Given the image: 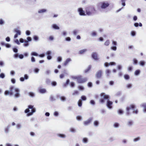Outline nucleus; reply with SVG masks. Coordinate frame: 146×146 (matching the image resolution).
<instances>
[{
  "label": "nucleus",
  "mask_w": 146,
  "mask_h": 146,
  "mask_svg": "<svg viewBox=\"0 0 146 146\" xmlns=\"http://www.w3.org/2000/svg\"><path fill=\"white\" fill-rule=\"evenodd\" d=\"M90 104L92 105H94L95 104V101L93 100H91L90 101Z\"/></svg>",
  "instance_id": "nucleus-44"
},
{
  "label": "nucleus",
  "mask_w": 146,
  "mask_h": 146,
  "mask_svg": "<svg viewBox=\"0 0 146 146\" xmlns=\"http://www.w3.org/2000/svg\"><path fill=\"white\" fill-rule=\"evenodd\" d=\"M106 73L107 75V76L108 77L109 76L110 74L111 73V71L110 70L108 69L106 70Z\"/></svg>",
  "instance_id": "nucleus-27"
},
{
  "label": "nucleus",
  "mask_w": 146,
  "mask_h": 146,
  "mask_svg": "<svg viewBox=\"0 0 146 146\" xmlns=\"http://www.w3.org/2000/svg\"><path fill=\"white\" fill-rule=\"evenodd\" d=\"M110 44V41L109 40H108L104 43V45L106 46H108Z\"/></svg>",
  "instance_id": "nucleus-40"
},
{
  "label": "nucleus",
  "mask_w": 146,
  "mask_h": 146,
  "mask_svg": "<svg viewBox=\"0 0 146 146\" xmlns=\"http://www.w3.org/2000/svg\"><path fill=\"white\" fill-rule=\"evenodd\" d=\"M133 122L132 120H130L127 123V125L129 126H130L133 125Z\"/></svg>",
  "instance_id": "nucleus-22"
},
{
  "label": "nucleus",
  "mask_w": 146,
  "mask_h": 146,
  "mask_svg": "<svg viewBox=\"0 0 146 146\" xmlns=\"http://www.w3.org/2000/svg\"><path fill=\"white\" fill-rule=\"evenodd\" d=\"M92 57L95 60H97L98 59L97 57V54L96 52L92 53Z\"/></svg>",
  "instance_id": "nucleus-13"
},
{
  "label": "nucleus",
  "mask_w": 146,
  "mask_h": 146,
  "mask_svg": "<svg viewBox=\"0 0 146 146\" xmlns=\"http://www.w3.org/2000/svg\"><path fill=\"white\" fill-rule=\"evenodd\" d=\"M13 51L15 53H17L18 52V50L17 48L14 47L13 48Z\"/></svg>",
  "instance_id": "nucleus-49"
},
{
  "label": "nucleus",
  "mask_w": 146,
  "mask_h": 146,
  "mask_svg": "<svg viewBox=\"0 0 146 146\" xmlns=\"http://www.w3.org/2000/svg\"><path fill=\"white\" fill-rule=\"evenodd\" d=\"M51 85L52 86H55L57 85V83L55 81H53L51 83Z\"/></svg>",
  "instance_id": "nucleus-50"
},
{
  "label": "nucleus",
  "mask_w": 146,
  "mask_h": 146,
  "mask_svg": "<svg viewBox=\"0 0 146 146\" xmlns=\"http://www.w3.org/2000/svg\"><path fill=\"white\" fill-rule=\"evenodd\" d=\"M88 139L87 138H84L82 139L83 142L85 143H87L88 142Z\"/></svg>",
  "instance_id": "nucleus-30"
},
{
  "label": "nucleus",
  "mask_w": 146,
  "mask_h": 146,
  "mask_svg": "<svg viewBox=\"0 0 146 146\" xmlns=\"http://www.w3.org/2000/svg\"><path fill=\"white\" fill-rule=\"evenodd\" d=\"M121 94V91H118L117 92L115 96H120Z\"/></svg>",
  "instance_id": "nucleus-62"
},
{
  "label": "nucleus",
  "mask_w": 146,
  "mask_h": 146,
  "mask_svg": "<svg viewBox=\"0 0 146 146\" xmlns=\"http://www.w3.org/2000/svg\"><path fill=\"white\" fill-rule=\"evenodd\" d=\"M79 31V30L78 29H75L73 31L74 35H77V34L78 33Z\"/></svg>",
  "instance_id": "nucleus-25"
},
{
  "label": "nucleus",
  "mask_w": 146,
  "mask_h": 146,
  "mask_svg": "<svg viewBox=\"0 0 146 146\" xmlns=\"http://www.w3.org/2000/svg\"><path fill=\"white\" fill-rule=\"evenodd\" d=\"M39 92L41 94H44L46 92V90L44 88H40L39 90Z\"/></svg>",
  "instance_id": "nucleus-19"
},
{
  "label": "nucleus",
  "mask_w": 146,
  "mask_h": 146,
  "mask_svg": "<svg viewBox=\"0 0 146 146\" xmlns=\"http://www.w3.org/2000/svg\"><path fill=\"white\" fill-rule=\"evenodd\" d=\"M24 42L23 45L24 47H27L29 45V44L28 42L25 41Z\"/></svg>",
  "instance_id": "nucleus-31"
},
{
  "label": "nucleus",
  "mask_w": 146,
  "mask_h": 146,
  "mask_svg": "<svg viewBox=\"0 0 146 146\" xmlns=\"http://www.w3.org/2000/svg\"><path fill=\"white\" fill-rule=\"evenodd\" d=\"M145 62L144 61H141L139 62L140 65L141 66H143L145 64Z\"/></svg>",
  "instance_id": "nucleus-28"
},
{
  "label": "nucleus",
  "mask_w": 146,
  "mask_h": 146,
  "mask_svg": "<svg viewBox=\"0 0 146 146\" xmlns=\"http://www.w3.org/2000/svg\"><path fill=\"white\" fill-rule=\"evenodd\" d=\"M122 2L121 4L123 6H125V0H121Z\"/></svg>",
  "instance_id": "nucleus-54"
},
{
  "label": "nucleus",
  "mask_w": 146,
  "mask_h": 146,
  "mask_svg": "<svg viewBox=\"0 0 146 146\" xmlns=\"http://www.w3.org/2000/svg\"><path fill=\"white\" fill-rule=\"evenodd\" d=\"M5 23V22L2 19H0V25H3Z\"/></svg>",
  "instance_id": "nucleus-37"
},
{
  "label": "nucleus",
  "mask_w": 146,
  "mask_h": 146,
  "mask_svg": "<svg viewBox=\"0 0 146 146\" xmlns=\"http://www.w3.org/2000/svg\"><path fill=\"white\" fill-rule=\"evenodd\" d=\"M5 77V75L4 73H2L0 74V78H4Z\"/></svg>",
  "instance_id": "nucleus-46"
},
{
  "label": "nucleus",
  "mask_w": 146,
  "mask_h": 146,
  "mask_svg": "<svg viewBox=\"0 0 146 146\" xmlns=\"http://www.w3.org/2000/svg\"><path fill=\"white\" fill-rule=\"evenodd\" d=\"M87 51V49H84L81 50L79 51V54H83L84 52H85Z\"/></svg>",
  "instance_id": "nucleus-24"
},
{
  "label": "nucleus",
  "mask_w": 146,
  "mask_h": 146,
  "mask_svg": "<svg viewBox=\"0 0 146 146\" xmlns=\"http://www.w3.org/2000/svg\"><path fill=\"white\" fill-rule=\"evenodd\" d=\"M62 58L61 57L59 56L57 58V60L58 62H60L62 60Z\"/></svg>",
  "instance_id": "nucleus-58"
},
{
  "label": "nucleus",
  "mask_w": 146,
  "mask_h": 146,
  "mask_svg": "<svg viewBox=\"0 0 146 146\" xmlns=\"http://www.w3.org/2000/svg\"><path fill=\"white\" fill-rule=\"evenodd\" d=\"M111 49L115 51L117 49L116 46H113L111 47Z\"/></svg>",
  "instance_id": "nucleus-47"
},
{
  "label": "nucleus",
  "mask_w": 146,
  "mask_h": 146,
  "mask_svg": "<svg viewBox=\"0 0 146 146\" xmlns=\"http://www.w3.org/2000/svg\"><path fill=\"white\" fill-rule=\"evenodd\" d=\"M135 106L134 104H131L129 106L127 107L126 108V113L125 114L127 116L130 115L131 113L130 111L131 109H132L133 110V113H135L137 114L138 113V110H135Z\"/></svg>",
  "instance_id": "nucleus-3"
},
{
  "label": "nucleus",
  "mask_w": 146,
  "mask_h": 146,
  "mask_svg": "<svg viewBox=\"0 0 146 146\" xmlns=\"http://www.w3.org/2000/svg\"><path fill=\"white\" fill-rule=\"evenodd\" d=\"M140 106L143 108V112L144 113H146V103H143L141 104Z\"/></svg>",
  "instance_id": "nucleus-14"
},
{
  "label": "nucleus",
  "mask_w": 146,
  "mask_h": 146,
  "mask_svg": "<svg viewBox=\"0 0 146 146\" xmlns=\"http://www.w3.org/2000/svg\"><path fill=\"white\" fill-rule=\"evenodd\" d=\"M132 85L131 84H128L126 85V87L127 88H132Z\"/></svg>",
  "instance_id": "nucleus-45"
},
{
  "label": "nucleus",
  "mask_w": 146,
  "mask_h": 146,
  "mask_svg": "<svg viewBox=\"0 0 146 146\" xmlns=\"http://www.w3.org/2000/svg\"><path fill=\"white\" fill-rule=\"evenodd\" d=\"M81 99H80V100H81L82 101H85L86 100L87 98L85 96H81Z\"/></svg>",
  "instance_id": "nucleus-38"
},
{
  "label": "nucleus",
  "mask_w": 146,
  "mask_h": 146,
  "mask_svg": "<svg viewBox=\"0 0 146 146\" xmlns=\"http://www.w3.org/2000/svg\"><path fill=\"white\" fill-rule=\"evenodd\" d=\"M9 126H8L7 127L5 128V133H8L9 132Z\"/></svg>",
  "instance_id": "nucleus-42"
},
{
  "label": "nucleus",
  "mask_w": 146,
  "mask_h": 146,
  "mask_svg": "<svg viewBox=\"0 0 146 146\" xmlns=\"http://www.w3.org/2000/svg\"><path fill=\"white\" fill-rule=\"evenodd\" d=\"M52 27V28L54 29L58 30L60 29L59 27L56 24H53Z\"/></svg>",
  "instance_id": "nucleus-15"
},
{
  "label": "nucleus",
  "mask_w": 146,
  "mask_h": 146,
  "mask_svg": "<svg viewBox=\"0 0 146 146\" xmlns=\"http://www.w3.org/2000/svg\"><path fill=\"white\" fill-rule=\"evenodd\" d=\"M82 105V101L81 100H79L78 102V105L79 107H81Z\"/></svg>",
  "instance_id": "nucleus-39"
},
{
  "label": "nucleus",
  "mask_w": 146,
  "mask_h": 146,
  "mask_svg": "<svg viewBox=\"0 0 146 146\" xmlns=\"http://www.w3.org/2000/svg\"><path fill=\"white\" fill-rule=\"evenodd\" d=\"M47 11V10L45 9H43L38 10V13L39 14H43Z\"/></svg>",
  "instance_id": "nucleus-12"
},
{
  "label": "nucleus",
  "mask_w": 146,
  "mask_h": 146,
  "mask_svg": "<svg viewBox=\"0 0 146 146\" xmlns=\"http://www.w3.org/2000/svg\"><path fill=\"white\" fill-rule=\"evenodd\" d=\"M14 42L17 44L18 45H19L20 44L19 42V41L17 39H16V40H15Z\"/></svg>",
  "instance_id": "nucleus-59"
},
{
  "label": "nucleus",
  "mask_w": 146,
  "mask_h": 146,
  "mask_svg": "<svg viewBox=\"0 0 146 146\" xmlns=\"http://www.w3.org/2000/svg\"><path fill=\"white\" fill-rule=\"evenodd\" d=\"M86 12L87 15L90 16L95 14L96 12V10L94 6H91L86 8Z\"/></svg>",
  "instance_id": "nucleus-4"
},
{
  "label": "nucleus",
  "mask_w": 146,
  "mask_h": 146,
  "mask_svg": "<svg viewBox=\"0 0 146 146\" xmlns=\"http://www.w3.org/2000/svg\"><path fill=\"white\" fill-rule=\"evenodd\" d=\"M78 88L80 90H83L84 89V87L80 86H78Z\"/></svg>",
  "instance_id": "nucleus-64"
},
{
  "label": "nucleus",
  "mask_w": 146,
  "mask_h": 146,
  "mask_svg": "<svg viewBox=\"0 0 146 146\" xmlns=\"http://www.w3.org/2000/svg\"><path fill=\"white\" fill-rule=\"evenodd\" d=\"M70 86L71 87H74L75 86V84L74 82H71L70 83Z\"/></svg>",
  "instance_id": "nucleus-57"
},
{
  "label": "nucleus",
  "mask_w": 146,
  "mask_h": 146,
  "mask_svg": "<svg viewBox=\"0 0 146 146\" xmlns=\"http://www.w3.org/2000/svg\"><path fill=\"white\" fill-rule=\"evenodd\" d=\"M119 124L118 123H115L113 124V126L115 128H117L119 127Z\"/></svg>",
  "instance_id": "nucleus-36"
},
{
  "label": "nucleus",
  "mask_w": 146,
  "mask_h": 146,
  "mask_svg": "<svg viewBox=\"0 0 146 146\" xmlns=\"http://www.w3.org/2000/svg\"><path fill=\"white\" fill-rule=\"evenodd\" d=\"M29 109H31V112L27 113V116H29L31 115L33 113L36 111V109L33 107V106L31 105H29L28 106Z\"/></svg>",
  "instance_id": "nucleus-6"
},
{
  "label": "nucleus",
  "mask_w": 146,
  "mask_h": 146,
  "mask_svg": "<svg viewBox=\"0 0 146 146\" xmlns=\"http://www.w3.org/2000/svg\"><path fill=\"white\" fill-rule=\"evenodd\" d=\"M78 12L80 16L86 15L85 11H84L82 8H79L78 9Z\"/></svg>",
  "instance_id": "nucleus-8"
},
{
  "label": "nucleus",
  "mask_w": 146,
  "mask_h": 146,
  "mask_svg": "<svg viewBox=\"0 0 146 146\" xmlns=\"http://www.w3.org/2000/svg\"><path fill=\"white\" fill-rule=\"evenodd\" d=\"M124 78L126 80H128L130 78L128 74H125L124 75Z\"/></svg>",
  "instance_id": "nucleus-35"
},
{
  "label": "nucleus",
  "mask_w": 146,
  "mask_h": 146,
  "mask_svg": "<svg viewBox=\"0 0 146 146\" xmlns=\"http://www.w3.org/2000/svg\"><path fill=\"white\" fill-rule=\"evenodd\" d=\"M57 98H60L62 102H64L66 100V98L64 96H61L60 95L57 94L56 95Z\"/></svg>",
  "instance_id": "nucleus-11"
},
{
  "label": "nucleus",
  "mask_w": 146,
  "mask_h": 146,
  "mask_svg": "<svg viewBox=\"0 0 146 146\" xmlns=\"http://www.w3.org/2000/svg\"><path fill=\"white\" fill-rule=\"evenodd\" d=\"M15 31L16 33V34H17L18 35H20L21 34V31L17 29H15Z\"/></svg>",
  "instance_id": "nucleus-29"
},
{
  "label": "nucleus",
  "mask_w": 146,
  "mask_h": 146,
  "mask_svg": "<svg viewBox=\"0 0 146 146\" xmlns=\"http://www.w3.org/2000/svg\"><path fill=\"white\" fill-rule=\"evenodd\" d=\"M133 68V67L132 66H129L127 70L128 71H132Z\"/></svg>",
  "instance_id": "nucleus-60"
},
{
  "label": "nucleus",
  "mask_w": 146,
  "mask_h": 146,
  "mask_svg": "<svg viewBox=\"0 0 146 146\" xmlns=\"http://www.w3.org/2000/svg\"><path fill=\"white\" fill-rule=\"evenodd\" d=\"M91 68V66L90 65L88 66L87 68L85 70V73L87 72L90 70Z\"/></svg>",
  "instance_id": "nucleus-43"
},
{
  "label": "nucleus",
  "mask_w": 146,
  "mask_h": 146,
  "mask_svg": "<svg viewBox=\"0 0 146 146\" xmlns=\"http://www.w3.org/2000/svg\"><path fill=\"white\" fill-rule=\"evenodd\" d=\"M50 100L52 101H53L55 100V99L54 98L53 96L52 95L50 96Z\"/></svg>",
  "instance_id": "nucleus-55"
},
{
  "label": "nucleus",
  "mask_w": 146,
  "mask_h": 146,
  "mask_svg": "<svg viewBox=\"0 0 146 146\" xmlns=\"http://www.w3.org/2000/svg\"><path fill=\"white\" fill-rule=\"evenodd\" d=\"M118 113L120 115H122L123 113V111L121 109H119L118 111Z\"/></svg>",
  "instance_id": "nucleus-41"
},
{
  "label": "nucleus",
  "mask_w": 146,
  "mask_h": 146,
  "mask_svg": "<svg viewBox=\"0 0 146 146\" xmlns=\"http://www.w3.org/2000/svg\"><path fill=\"white\" fill-rule=\"evenodd\" d=\"M79 93V92L77 90H75L74 91V93L72 94V95H78Z\"/></svg>",
  "instance_id": "nucleus-53"
},
{
  "label": "nucleus",
  "mask_w": 146,
  "mask_h": 146,
  "mask_svg": "<svg viewBox=\"0 0 146 146\" xmlns=\"http://www.w3.org/2000/svg\"><path fill=\"white\" fill-rule=\"evenodd\" d=\"M26 34L27 35L29 36L31 34V32L29 30H27L26 31Z\"/></svg>",
  "instance_id": "nucleus-63"
},
{
  "label": "nucleus",
  "mask_w": 146,
  "mask_h": 146,
  "mask_svg": "<svg viewBox=\"0 0 146 146\" xmlns=\"http://www.w3.org/2000/svg\"><path fill=\"white\" fill-rule=\"evenodd\" d=\"M90 35L93 37L96 36L97 35V33L96 31H93L90 33Z\"/></svg>",
  "instance_id": "nucleus-18"
},
{
  "label": "nucleus",
  "mask_w": 146,
  "mask_h": 146,
  "mask_svg": "<svg viewBox=\"0 0 146 146\" xmlns=\"http://www.w3.org/2000/svg\"><path fill=\"white\" fill-rule=\"evenodd\" d=\"M133 64L134 65H136L138 63V61L137 59L135 58H133Z\"/></svg>",
  "instance_id": "nucleus-33"
},
{
  "label": "nucleus",
  "mask_w": 146,
  "mask_h": 146,
  "mask_svg": "<svg viewBox=\"0 0 146 146\" xmlns=\"http://www.w3.org/2000/svg\"><path fill=\"white\" fill-rule=\"evenodd\" d=\"M109 3L107 1H104L99 3L98 4V7L102 9H105L110 5Z\"/></svg>",
  "instance_id": "nucleus-5"
},
{
  "label": "nucleus",
  "mask_w": 146,
  "mask_h": 146,
  "mask_svg": "<svg viewBox=\"0 0 146 146\" xmlns=\"http://www.w3.org/2000/svg\"><path fill=\"white\" fill-rule=\"evenodd\" d=\"M31 62H35V58L33 56L31 57Z\"/></svg>",
  "instance_id": "nucleus-61"
},
{
  "label": "nucleus",
  "mask_w": 146,
  "mask_h": 146,
  "mask_svg": "<svg viewBox=\"0 0 146 146\" xmlns=\"http://www.w3.org/2000/svg\"><path fill=\"white\" fill-rule=\"evenodd\" d=\"M87 80V79L86 78H82L81 76H79L77 82L79 83H83Z\"/></svg>",
  "instance_id": "nucleus-7"
},
{
  "label": "nucleus",
  "mask_w": 146,
  "mask_h": 146,
  "mask_svg": "<svg viewBox=\"0 0 146 146\" xmlns=\"http://www.w3.org/2000/svg\"><path fill=\"white\" fill-rule=\"evenodd\" d=\"M39 70V69L38 68H35L34 69V71L35 73H38Z\"/></svg>",
  "instance_id": "nucleus-48"
},
{
  "label": "nucleus",
  "mask_w": 146,
  "mask_h": 146,
  "mask_svg": "<svg viewBox=\"0 0 146 146\" xmlns=\"http://www.w3.org/2000/svg\"><path fill=\"white\" fill-rule=\"evenodd\" d=\"M31 55L35 56H37L38 55V54L35 52H33L31 53Z\"/></svg>",
  "instance_id": "nucleus-34"
},
{
  "label": "nucleus",
  "mask_w": 146,
  "mask_h": 146,
  "mask_svg": "<svg viewBox=\"0 0 146 146\" xmlns=\"http://www.w3.org/2000/svg\"><path fill=\"white\" fill-rule=\"evenodd\" d=\"M102 74V71L101 70H99L97 71L96 74V77L98 79L101 78Z\"/></svg>",
  "instance_id": "nucleus-10"
},
{
  "label": "nucleus",
  "mask_w": 146,
  "mask_h": 146,
  "mask_svg": "<svg viewBox=\"0 0 146 146\" xmlns=\"http://www.w3.org/2000/svg\"><path fill=\"white\" fill-rule=\"evenodd\" d=\"M57 136L61 138H65L66 137L65 135L62 134H57Z\"/></svg>",
  "instance_id": "nucleus-23"
},
{
  "label": "nucleus",
  "mask_w": 146,
  "mask_h": 146,
  "mask_svg": "<svg viewBox=\"0 0 146 146\" xmlns=\"http://www.w3.org/2000/svg\"><path fill=\"white\" fill-rule=\"evenodd\" d=\"M101 99L100 100V102L101 103H103L104 102L105 100H107L106 106L109 109H111L112 108V105L113 102L110 100V96L109 95H106L104 93H102L101 94Z\"/></svg>",
  "instance_id": "nucleus-2"
},
{
  "label": "nucleus",
  "mask_w": 146,
  "mask_h": 146,
  "mask_svg": "<svg viewBox=\"0 0 146 146\" xmlns=\"http://www.w3.org/2000/svg\"><path fill=\"white\" fill-rule=\"evenodd\" d=\"M10 92L7 90L5 91L4 92L5 95L7 96L10 95L11 96L13 95L14 93H15L14 95V96L15 98H17L20 97V90L19 88H15L13 86H12L10 88Z\"/></svg>",
  "instance_id": "nucleus-1"
},
{
  "label": "nucleus",
  "mask_w": 146,
  "mask_h": 146,
  "mask_svg": "<svg viewBox=\"0 0 146 146\" xmlns=\"http://www.w3.org/2000/svg\"><path fill=\"white\" fill-rule=\"evenodd\" d=\"M93 117L89 118L86 121L84 122V124L85 126L87 125H89L91 121L93 120Z\"/></svg>",
  "instance_id": "nucleus-9"
},
{
  "label": "nucleus",
  "mask_w": 146,
  "mask_h": 146,
  "mask_svg": "<svg viewBox=\"0 0 146 146\" xmlns=\"http://www.w3.org/2000/svg\"><path fill=\"white\" fill-rule=\"evenodd\" d=\"M29 96L31 97L34 98L35 96V93L33 92H30L28 93Z\"/></svg>",
  "instance_id": "nucleus-17"
},
{
  "label": "nucleus",
  "mask_w": 146,
  "mask_h": 146,
  "mask_svg": "<svg viewBox=\"0 0 146 146\" xmlns=\"http://www.w3.org/2000/svg\"><path fill=\"white\" fill-rule=\"evenodd\" d=\"M27 40H26V41L28 42L31 41L32 40V38H31V37H29V36L27 37Z\"/></svg>",
  "instance_id": "nucleus-56"
},
{
  "label": "nucleus",
  "mask_w": 146,
  "mask_h": 146,
  "mask_svg": "<svg viewBox=\"0 0 146 146\" xmlns=\"http://www.w3.org/2000/svg\"><path fill=\"white\" fill-rule=\"evenodd\" d=\"M140 73V70H136L134 72V74L135 76H137L139 75Z\"/></svg>",
  "instance_id": "nucleus-21"
},
{
  "label": "nucleus",
  "mask_w": 146,
  "mask_h": 146,
  "mask_svg": "<svg viewBox=\"0 0 146 146\" xmlns=\"http://www.w3.org/2000/svg\"><path fill=\"white\" fill-rule=\"evenodd\" d=\"M33 39L37 41L38 40L39 38L38 36L35 35L33 36Z\"/></svg>",
  "instance_id": "nucleus-52"
},
{
  "label": "nucleus",
  "mask_w": 146,
  "mask_h": 146,
  "mask_svg": "<svg viewBox=\"0 0 146 146\" xmlns=\"http://www.w3.org/2000/svg\"><path fill=\"white\" fill-rule=\"evenodd\" d=\"M99 124V122L98 121H97V120H96V121H94V125L95 126L97 127V126H98Z\"/></svg>",
  "instance_id": "nucleus-26"
},
{
  "label": "nucleus",
  "mask_w": 146,
  "mask_h": 146,
  "mask_svg": "<svg viewBox=\"0 0 146 146\" xmlns=\"http://www.w3.org/2000/svg\"><path fill=\"white\" fill-rule=\"evenodd\" d=\"M140 139V137H137L136 138H134L133 140V141L135 142H136L139 141Z\"/></svg>",
  "instance_id": "nucleus-32"
},
{
  "label": "nucleus",
  "mask_w": 146,
  "mask_h": 146,
  "mask_svg": "<svg viewBox=\"0 0 146 146\" xmlns=\"http://www.w3.org/2000/svg\"><path fill=\"white\" fill-rule=\"evenodd\" d=\"M76 119L79 121L81 120L82 119V117L81 116H78L76 117Z\"/></svg>",
  "instance_id": "nucleus-51"
},
{
  "label": "nucleus",
  "mask_w": 146,
  "mask_h": 146,
  "mask_svg": "<svg viewBox=\"0 0 146 146\" xmlns=\"http://www.w3.org/2000/svg\"><path fill=\"white\" fill-rule=\"evenodd\" d=\"M72 60L70 58H67L65 61V62L64 63V65L65 66L67 65V64L69 63Z\"/></svg>",
  "instance_id": "nucleus-16"
},
{
  "label": "nucleus",
  "mask_w": 146,
  "mask_h": 146,
  "mask_svg": "<svg viewBox=\"0 0 146 146\" xmlns=\"http://www.w3.org/2000/svg\"><path fill=\"white\" fill-rule=\"evenodd\" d=\"M134 25L135 27H137L139 26L140 27H141L142 26V25L141 23H134Z\"/></svg>",
  "instance_id": "nucleus-20"
}]
</instances>
